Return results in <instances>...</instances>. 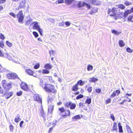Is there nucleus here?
Segmentation results:
<instances>
[{"label": "nucleus", "mask_w": 133, "mask_h": 133, "mask_svg": "<svg viewBox=\"0 0 133 133\" xmlns=\"http://www.w3.org/2000/svg\"><path fill=\"white\" fill-rule=\"evenodd\" d=\"M126 128L127 131L129 132H132V131H131V129L130 127L128 125H127L126 126Z\"/></svg>", "instance_id": "c03bdc74"}, {"label": "nucleus", "mask_w": 133, "mask_h": 133, "mask_svg": "<svg viewBox=\"0 0 133 133\" xmlns=\"http://www.w3.org/2000/svg\"><path fill=\"white\" fill-rule=\"evenodd\" d=\"M111 102V99L109 98L106 100L105 101V103L106 104H107L110 103Z\"/></svg>", "instance_id": "49530a36"}, {"label": "nucleus", "mask_w": 133, "mask_h": 133, "mask_svg": "<svg viewBox=\"0 0 133 133\" xmlns=\"http://www.w3.org/2000/svg\"><path fill=\"white\" fill-rule=\"evenodd\" d=\"M117 8L115 7H113L111 9H108L107 11V13L110 16L113 17L115 19L118 18H121L122 16H117Z\"/></svg>", "instance_id": "f03ea898"}, {"label": "nucleus", "mask_w": 133, "mask_h": 133, "mask_svg": "<svg viewBox=\"0 0 133 133\" xmlns=\"http://www.w3.org/2000/svg\"><path fill=\"white\" fill-rule=\"evenodd\" d=\"M91 102V99L90 98H87L85 101V103L88 104H90Z\"/></svg>", "instance_id": "72a5a7b5"}, {"label": "nucleus", "mask_w": 133, "mask_h": 133, "mask_svg": "<svg viewBox=\"0 0 133 133\" xmlns=\"http://www.w3.org/2000/svg\"><path fill=\"white\" fill-rule=\"evenodd\" d=\"M116 6L118 7V8L122 10H124L125 8L124 5L122 4H119L116 5Z\"/></svg>", "instance_id": "5701e85b"}, {"label": "nucleus", "mask_w": 133, "mask_h": 133, "mask_svg": "<svg viewBox=\"0 0 133 133\" xmlns=\"http://www.w3.org/2000/svg\"><path fill=\"white\" fill-rule=\"evenodd\" d=\"M96 92V93H100L101 92V89L99 88H97L95 89Z\"/></svg>", "instance_id": "a18cd8bd"}, {"label": "nucleus", "mask_w": 133, "mask_h": 133, "mask_svg": "<svg viewBox=\"0 0 133 133\" xmlns=\"http://www.w3.org/2000/svg\"><path fill=\"white\" fill-rule=\"evenodd\" d=\"M50 73V71L47 69H43L42 71V73L43 74H47Z\"/></svg>", "instance_id": "473e14b6"}, {"label": "nucleus", "mask_w": 133, "mask_h": 133, "mask_svg": "<svg viewBox=\"0 0 133 133\" xmlns=\"http://www.w3.org/2000/svg\"><path fill=\"white\" fill-rule=\"evenodd\" d=\"M5 38L4 35L1 33H0V39L3 40Z\"/></svg>", "instance_id": "5fc2aeb1"}, {"label": "nucleus", "mask_w": 133, "mask_h": 133, "mask_svg": "<svg viewBox=\"0 0 133 133\" xmlns=\"http://www.w3.org/2000/svg\"><path fill=\"white\" fill-rule=\"evenodd\" d=\"M6 43L7 45L9 47H11L12 45V43L9 42L8 41H6Z\"/></svg>", "instance_id": "ea45409f"}, {"label": "nucleus", "mask_w": 133, "mask_h": 133, "mask_svg": "<svg viewBox=\"0 0 133 133\" xmlns=\"http://www.w3.org/2000/svg\"><path fill=\"white\" fill-rule=\"evenodd\" d=\"M57 2L58 4L64 2V0H57Z\"/></svg>", "instance_id": "052dcab7"}, {"label": "nucleus", "mask_w": 133, "mask_h": 133, "mask_svg": "<svg viewBox=\"0 0 133 133\" xmlns=\"http://www.w3.org/2000/svg\"><path fill=\"white\" fill-rule=\"evenodd\" d=\"M131 13V12L130 10L127 9L124 11L123 14V16L124 17H126L129 14Z\"/></svg>", "instance_id": "a211bd4d"}, {"label": "nucleus", "mask_w": 133, "mask_h": 133, "mask_svg": "<svg viewBox=\"0 0 133 133\" xmlns=\"http://www.w3.org/2000/svg\"><path fill=\"white\" fill-rule=\"evenodd\" d=\"M110 118L113 121H115V119L114 115L112 114H110Z\"/></svg>", "instance_id": "3c124183"}, {"label": "nucleus", "mask_w": 133, "mask_h": 133, "mask_svg": "<svg viewBox=\"0 0 133 133\" xmlns=\"http://www.w3.org/2000/svg\"><path fill=\"white\" fill-rule=\"evenodd\" d=\"M2 83L3 87L6 91H9L12 88V83H7V81L5 80H3L2 81Z\"/></svg>", "instance_id": "20e7f679"}, {"label": "nucleus", "mask_w": 133, "mask_h": 133, "mask_svg": "<svg viewBox=\"0 0 133 133\" xmlns=\"http://www.w3.org/2000/svg\"><path fill=\"white\" fill-rule=\"evenodd\" d=\"M66 26H69L70 25V22L69 21H67L65 23Z\"/></svg>", "instance_id": "0e129e2a"}, {"label": "nucleus", "mask_w": 133, "mask_h": 133, "mask_svg": "<svg viewBox=\"0 0 133 133\" xmlns=\"http://www.w3.org/2000/svg\"><path fill=\"white\" fill-rule=\"evenodd\" d=\"M71 102L69 101L66 102L64 104V105L65 107L70 108Z\"/></svg>", "instance_id": "bb28decb"}, {"label": "nucleus", "mask_w": 133, "mask_h": 133, "mask_svg": "<svg viewBox=\"0 0 133 133\" xmlns=\"http://www.w3.org/2000/svg\"><path fill=\"white\" fill-rule=\"evenodd\" d=\"M13 94V92L12 91H11L9 92H8L7 93H5L4 94V95H6L7 96L5 97V98L6 99H8L11 96H12Z\"/></svg>", "instance_id": "f3484780"}, {"label": "nucleus", "mask_w": 133, "mask_h": 133, "mask_svg": "<svg viewBox=\"0 0 133 133\" xmlns=\"http://www.w3.org/2000/svg\"><path fill=\"white\" fill-rule=\"evenodd\" d=\"M126 50L127 52L129 53H131L133 51V50L132 49H131L130 48H127Z\"/></svg>", "instance_id": "37998d69"}, {"label": "nucleus", "mask_w": 133, "mask_h": 133, "mask_svg": "<svg viewBox=\"0 0 133 133\" xmlns=\"http://www.w3.org/2000/svg\"><path fill=\"white\" fill-rule=\"evenodd\" d=\"M93 68V67L92 66L90 65H88L87 66V70L88 71H89L92 70Z\"/></svg>", "instance_id": "f704fd0d"}, {"label": "nucleus", "mask_w": 133, "mask_h": 133, "mask_svg": "<svg viewBox=\"0 0 133 133\" xmlns=\"http://www.w3.org/2000/svg\"><path fill=\"white\" fill-rule=\"evenodd\" d=\"M49 53L50 56H54L55 54L56 51L54 50H51L49 51Z\"/></svg>", "instance_id": "2f4dec72"}, {"label": "nucleus", "mask_w": 133, "mask_h": 133, "mask_svg": "<svg viewBox=\"0 0 133 133\" xmlns=\"http://www.w3.org/2000/svg\"><path fill=\"white\" fill-rule=\"evenodd\" d=\"M79 107L82 108H83L85 110H87V108L85 107V104L82 102H80L79 104Z\"/></svg>", "instance_id": "a878e982"}, {"label": "nucleus", "mask_w": 133, "mask_h": 133, "mask_svg": "<svg viewBox=\"0 0 133 133\" xmlns=\"http://www.w3.org/2000/svg\"><path fill=\"white\" fill-rule=\"evenodd\" d=\"M9 14L13 17L15 18L16 17V16L15 14L13 13H10Z\"/></svg>", "instance_id": "680f3d73"}, {"label": "nucleus", "mask_w": 133, "mask_h": 133, "mask_svg": "<svg viewBox=\"0 0 133 133\" xmlns=\"http://www.w3.org/2000/svg\"><path fill=\"white\" fill-rule=\"evenodd\" d=\"M0 47L3 48L4 47V45L3 41L0 42Z\"/></svg>", "instance_id": "603ef678"}, {"label": "nucleus", "mask_w": 133, "mask_h": 133, "mask_svg": "<svg viewBox=\"0 0 133 133\" xmlns=\"http://www.w3.org/2000/svg\"><path fill=\"white\" fill-rule=\"evenodd\" d=\"M124 4L126 6H128L131 5L132 3L127 1H125Z\"/></svg>", "instance_id": "4c0bfd02"}, {"label": "nucleus", "mask_w": 133, "mask_h": 133, "mask_svg": "<svg viewBox=\"0 0 133 133\" xmlns=\"http://www.w3.org/2000/svg\"><path fill=\"white\" fill-rule=\"evenodd\" d=\"M43 89L47 93L51 95H55L57 92V90L55 86L52 84L45 83L44 84Z\"/></svg>", "instance_id": "f257e3e1"}, {"label": "nucleus", "mask_w": 133, "mask_h": 133, "mask_svg": "<svg viewBox=\"0 0 133 133\" xmlns=\"http://www.w3.org/2000/svg\"><path fill=\"white\" fill-rule=\"evenodd\" d=\"M98 79L94 77H92L91 78L89 79V81L90 82H95L96 81H97Z\"/></svg>", "instance_id": "393cba45"}, {"label": "nucleus", "mask_w": 133, "mask_h": 133, "mask_svg": "<svg viewBox=\"0 0 133 133\" xmlns=\"http://www.w3.org/2000/svg\"><path fill=\"white\" fill-rule=\"evenodd\" d=\"M53 106L52 105H50L48 108V113L49 114H52L53 110Z\"/></svg>", "instance_id": "412c9836"}, {"label": "nucleus", "mask_w": 133, "mask_h": 133, "mask_svg": "<svg viewBox=\"0 0 133 133\" xmlns=\"http://www.w3.org/2000/svg\"><path fill=\"white\" fill-rule=\"evenodd\" d=\"M76 2L75 0H64V2L66 5H70Z\"/></svg>", "instance_id": "4468645a"}, {"label": "nucleus", "mask_w": 133, "mask_h": 133, "mask_svg": "<svg viewBox=\"0 0 133 133\" xmlns=\"http://www.w3.org/2000/svg\"><path fill=\"white\" fill-rule=\"evenodd\" d=\"M53 128H54L53 127H52L50 128L48 130V133H51L52 132V131L53 129Z\"/></svg>", "instance_id": "bf43d9fd"}, {"label": "nucleus", "mask_w": 133, "mask_h": 133, "mask_svg": "<svg viewBox=\"0 0 133 133\" xmlns=\"http://www.w3.org/2000/svg\"><path fill=\"white\" fill-rule=\"evenodd\" d=\"M4 56V55L2 52V51L0 50V56L1 57H3Z\"/></svg>", "instance_id": "774afa93"}, {"label": "nucleus", "mask_w": 133, "mask_h": 133, "mask_svg": "<svg viewBox=\"0 0 133 133\" xmlns=\"http://www.w3.org/2000/svg\"><path fill=\"white\" fill-rule=\"evenodd\" d=\"M25 3V1L23 0L20 2L18 8L20 9L24 8L26 6Z\"/></svg>", "instance_id": "ddd939ff"}, {"label": "nucleus", "mask_w": 133, "mask_h": 133, "mask_svg": "<svg viewBox=\"0 0 133 133\" xmlns=\"http://www.w3.org/2000/svg\"><path fill=\"white\" fill-rule=\"evenodd\" d=\"M25 72L28 75L30 76H33L37 77L38 76V75L37 74H35L34 75V72L30 69H27L25 70Z\"/></svg>", "instance_id": "9b49d317"}, {"label": "nucleus", "mask_w": 133, "mask_h": 133, "mask_svg": "<svg viewBox=\"0 0 133 133\" xmlns=\"http://www.w3.org/2000/svg\"><path fill=\"white\" fill-rule=\"evenodd\" d=\"M58 110L60 113L61 114L62 117L63 118H65L71 115L70 110L69 109H65L63 107L59 108Z\"/></svg>", "instance_id": "7ed1b4c3"}, {"label": "nucleus", "mask_w": 133, "mask_h": 133, "mask_svg": "<svg viewBox=\"0 0 133 133\" xmlns=\"http://www.w3.org/2000/svg\"><path fill=\"white\" fill-rule=\"evenodd\" d=\"M21 120V119L19 117L16 118L15 119V121L16 123H17Z\"/></svg>", "instance_id": "de8ad7c7"}, {"label": "nucleus", "mask_w": 133, "mask_h": 133, "mask_svg": "<svg viewBox=\"0 0 133 133\" xmlns=\"http://www.w3.org/2000/svg\"><path fill=\"white\" fill-rule=\"evenodd\" d=\"M34 99L35 101L39 102L42 103V100L39 95H35L34 97Z\"/></svg>", "instance_id": "dca6fc26"}, {"label": "nucleus", "mask_w": 133, "mask_h": 133, "mask_svg": "<svg viewBox=\"0 0 133 133\" xmlns=\"http://www.w3.org/2000/svg\"><path fill=\"white\" fill-rule=\"evenodd\" d=\"M32 24H34L33 27V29L38 30L40 34L42 35L43 31L42 29L40 28V26L38 25V22H34L32 23Z\"/></svg>", "instance_id": "0eeeda50"}, {"label": "nucleus", "mask_w": 133, "mask_h": 133, "mask_svg": "<svg viewBox=\"0 0 133 133\" xmlns=\"http://www.w3.org/2000/svg\"><path fill=\"white\" fill-rule=\"evenodd\" d=\"M127 21L129 22H133V14L129 15L127 18Z\"/></svg>", "instance_id": "4be33fe9"}, {"label": "nucleus", "mask_w": 133, "mask_h": 133, "mask_svg": "<svg viewBox=\"0 0 133 133\" xmlns=\"http://www.w3.org/2000/svg\"><path fill=\"white\" fill-rule=\"evenodd\" d=\"M22 91H20L17 92L16 93V95L17 96H19L21 95L22 94Z\"/></svg>", "instance_id": "8fccbe9b"}, {"label": "nucleus", "mask_w": 133, "mask_h": 133, "mask_svg": "<svg viewBox=\"0 0 133 133\" xmlns=\"http://www.w3.org/2000/svg\"><path fill=\"white\" fill-rule=\"evenodd\" d=\"M6 77L9 79H15L19 78L18 75L14 73H9L7 74Z\"/></svg>", "instance_id": "1a4fd4ad"}, {"label": "nucleus", "mask_w": 133, "mask_h": 133, "mask_svg": "<svg viewBox=\"0 0 133 133\" xmlns=\"http://www.w3.org/2000/svg\"><path fill=\"white\" fill-rule=\"evenodd\" d=\"M84 82L81 80H79L77 83L72 87L71 88V90L74 92L77 91L79 89L78 85L82 86L84 84Z\"/></svg>", "instance_id": "39448f33"}, {"label": "nucleus", "mask_w": 133, "mask_h": 133, "mask_svg": "<svg viewBox=\"0 0 133 133\" xmlns=\"http://www.w3.org/2000/svg\"><path fill=\"white\" fill-rule=\"evenodd\" d=\"M127 101V100L126 99H124L121 102H120L119 104L121 105L123 104L124 102Z\"/></svg>", "instance_id": "338daca9"}, {"label": "nucleus", "mask_w": 133, "mask_h": 133, "mask_svg": "<svg viewBox=\"0 0 133 133\" xmlns=\"http://www.w3.org/2000/svg\"><path fill=\"white\" fill-rule=\"evenodd\" d=\"M85 6L88 9H90L91 8L89 4L83 1H78L77 4V6L78 8H83Z\"/></svg>", "instance_id": "423d86ee"}, {"label": "nucleus", "mask_w": 133, "mask_h": 133, "mask_svg": "<svg viewBox=\"0 0 133 133\" xmlns=\"http://www.w3.org/2000/svg\"><path fill=\"white\" fill-rule=\"evenodd\" d=\"M111 32L112 34H114L115 35H118L121 33V32H117V31L114 30H111Z\"/></svg>", "instance_id": "c756f323"}, {"label": "nucleus", "mask_w": 133, "mask_h": 133, "mask_svg": "<svg viewBox=\"0 0 133 133\" xmlns=\"http://www.w3.org/2000/svg\"><path fill=\"white\" fill-rule=\"evenodd\" d=\"M83 97V95L80 94L77 96L76 98L77 99H78L82 98Z\"/></svg>", "instance_id": "e433bc0d"}, {"label": "nucleus", "mask_w": 133, "mask_h": 133, "mask_svg": "<svg viewBox=\"0 0 133 133\" xmlns=\"http://www.w3.org/2000/svg\"><path fill=\"white\" fill-rule=\"evenodd\" d=\"M16 16L18 19V22L23 23L24 19V17L23 15L22 11H20L19 13L17 14Z\"/></svg>", "instance_id": "6e6552de"}, {"label": "nucleus", "mask_w": 133, "mask_h": 133, "mask_svg": "<svg viewBox=\"0 0 133 133\" xmlns=\"http://www.w3.org/2000/svg\"><path fill=\"white\" fill-rule=\"evenodd\" d=\"M64 21H62L61 23H59V26H63L64 25Z\"/></svg>", "instance_id": "13d9d810"}, {"label": "nucleus", "mask_w": 133, "mask_h": 133, "mask_svg": "<svg viewBox=\"0 0 133 133\" xmlns=\"http://www.w3.org/2000/svg\"><path fill=\"white\" fill-rule=\"evenodd\" d=\"M49 80L50 82L51 83H54L55 82L54 80L53 79V78L51 76L49 77Z\"/></svg>", "instance_id": "58836bf2"}, {"label": "nucleus", "mask_w": 133, "mask_h": 133, "mask_svg": "<svg viewBox=\"0 0 133 133\" xmlns=\"http://www.w3.org/2000/svg\"><path fill=\"white\" fill-rule=\"evenodd\" d=\"M31 21L32 20L31 19L28 20L25 23V24L27 25H28L29 24H30Z\"/></svg>", "instance_id": "6e6d98bb"}, {"label": "nucleus", "mask_w": 133, "mask_h": 133, "mask_svg": "<svg viewBox=\"0 0 133 133\" xmlns=\"http://www.w3.org/2000/svg\"><path fill=\"white\" fill-rule=\"evenodd\" d=\"M4 92V90L2 88V87L0 85V94H2Z\"/></svg>", "instance_id": "864d4df0"}, {"label": "nucleus", "mask_w": 133, "mask_h": 133, "mask_svg": "<svg viewBox=\"0 0 133 133\" xmlns=\"http://www.w3.org/2000/svg\"><path fill=\"white\" fill-rule=\"evenodd\" d=\"M52 65L49 63L46 64L44 66V68L48 70L51 69L52 68Z\"/></svg>", "instance_id": "6ab92c4d"}, {"label": "nucleus", "mask_w": 133, "mask_h": 133, "mask_svg": "<svg viewBox=\"0 0 133 133\" xmlns=\"http://www.w3.org/2000/svg\"><path fill=\"white\" fill-rule=\"evenodd\" d=\"M4 8L3 6L1 5H0V12L2 11L4 9Z\"/></svg>", "instance_id": "69168bd1"}, {"label": "nucleus", "mask_w": 133, "mask_h": 133, "mask_svg": "<svg viewBox=\"0 0 133 133\" xmlns=\"http://www.w3.org/2000/svg\"><path fill=\"white\" fill-rule=\"evenodd\" d=\"M33 34L35 38H37L38 36V34L36 32L34 31L33 32Z\"/></svg>", "instance_id": "09e8293b"}, {"label": "nucleus", "mask_w": 133, "mask_h": 133, "mask_svg": "<svg viewBox=\"0 0 133 133\" xmlns=\"http://www.w3.org/2000/svg\"><path fill=\"white\" fill-rule=\"evenodd\" d=\"M120 93V89L117 90L113 92L110 95V97L112 98L117 95H118Z\"/></svg>", "instance_id": "f8f14e48"}, {"label": "nucleus", "mask_w": 133, "mask_h": 133, "mask_svg": "<svg viewBox=\"0 0 133 133\" xmlns=\"http://www.w3.org/2000/svg\"><path fill=\"white\" fill-rule=\"evenodd\" d=\"M39 110L40 115L41 116L44 117L45 115V113L44 111L43 106L42 105H41L40 109Z\"/></svg>", "instance_id": "aec40b11"}, {"label": "nucleus", "mask_w": 133, "mask_h": 133, "mask_svg": "<svg viewBox=\"0 0 133 133\" xmlns=\"http://www.w3.org/2000/svg\"><path fill=\"white\" fill-rule=\"evenodd\" d=\"M6 0H0V4H2L5 3Z\"/></svg>", "instance_id": "4d7b16f0"}, {"label": "nucleus", "mask_w": 133, "mask_h": 133, "mask_svg": "<svg viewBox=\"0 0 133 133\" xmlns=\"http://www.w3.org/2000/svg\"><path fill=\"white\" fill-rule=\"evenodd\" d=\"M21 88L24 91H28L29 89L28 85L27 84L24 82L21 83L20 85Z\"/></svg>", "instance_id": "9d476101"}, {"label": "nucleus", "mask_w": 133, "mask_h": 133, "mask_svg": "<svg viewBox=\"0 0 133 133\" xmlns=\"http://www.w3.org/2000/svg\"><path fill=\"white\" fill-rule=\"evenodd\" d=\"M118 126L119 129V133H122L123 132V130L122 129V127L121 125V123L119 122L118 124Z\"/></svg>", "instance_id": "b1692460"}, {"label": "nucleus", "mask_w": 133, "mask_h": 133, "mask_svg": "<svg viewBox=\"0 0 133 133\" xmlns=\"http://www.w3.org/2000/svg\"><path fill=\"white\" fill-rule=\"evenodd\" d=\"M118 44L119 46L121 47H122L125 45V44L122 40H119V41Z\"/></svg>", "instance_id": "7c9ffc66"}, {"label": "nucleus", "mask_w": 133, "mask_h": 133, "mask_svg": "<svg viewBox=\"0 0 133 133\" xmlns=\"http://www.w3.org/2000/svg\"><path fill=\"white\" fill-rule=\"evenodd\" d=\"M81 118L80 115H78L73 117L72 119L74 120H76L77 119H79Z\"/></svg>", "instance_id": "c85d7f7f"}, {"label": "nucleus", "mask_w": 133, "mask_h": 133, "mask_svg": "<svg viewBox=\"0 0 133 133\" xmlns=\"http://www.w3.org/2000/svg\"><path fill=\"white\" fill-rule=\"evenodd\" d=\"M76 107V104L74 103H73L72 102L70 104L69 108L71 110L75 109Z\"/></svg>", "instance_id": "cd10ccee"}, {"label": "nucleus", "mask_w": 133, "mask_h": 133, "mask_svg": "<svg viewBox=\"0 0 133 133\" xmlns=\"http://www.w3.org/2000/svg\"><path fill=\"white\" fill-rule=\"evenodd\" d=\"M9 128L10 130L12 131H13L14 127L11 124L9 126Z\"/></svg>", "instance_id": "e2e57ef3"}, {"label": "nucleus", "mask_w": 133, "mask_h": 133, "mask_svg": "<svg viewBox=\"0 0 133 133\" xmlns=\"http://www.w3.org/2000/svg\"><path fill=\"white\" fill-rule=\"evenodd\" d=\"M5 71V69L0 64V72H4Z\"/></svg>", "instance_id": "a19ab883"}, {"label": "nucleus", "mask_w": 133, "mask_h": 133, "mask_svg": "<svg viewBox=\"0 0 133 133\" xmlns=\"http://www.w3.org/2000/svg\"><path fill=\"white\" fill-rule=\"evenodd\" d=\"M92 90V88L91 87H89L87 88V90L88 92L90 93L91 92Z\"/></svg>", "instance_id": "79ce46f5"}, {"label": "nucleus", "mask_w": 133, "mask_h": 133, "mask_svg": "<svg viewBox=\"0 0 133 133\" xmlns=\"http://www.w3.org/2000/svg\"><path fill=\"white\" fill-rule=\"evenodd\" d=\"M117 123L116 122H115L113 124L112 128L111 129V131L112 132H114V131H117Z\"/></svg>", "instance_id": "2eb2a0df"}, {"label": "nucleus", "mask_w": 133, "mask_h": 133, "mask_svg": "<svg viewBox=\"0 0 133 133\" xmlns=\"http://www.w3.org/2000/svg\"><path fill=\"white\" fill-rule=\"evenodd\" d=\"M40 67V64L39 63L36 64L34 66V68L35 69H37Z\"/></svg>", "instance_id": "c9c22d12"}]
</instances>
